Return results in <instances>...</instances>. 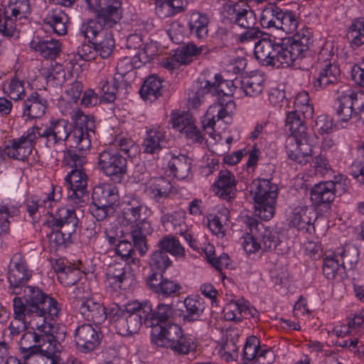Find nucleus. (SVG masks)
<instances>
[{
    "mask_svg": "<svg viewBox=\"0 0 364 364\" xmlns=\"http://www.w3.org/2000/svg\"><path fill=\"white\" fill-rule=\"evenodd\" d=\"M109 318L117 332L128 336L137 333L142 325L150 328V342L158 346L159 341V304L154 309L149 301H134L125 306L115 305L109 311Z\"/></svg>",
    "mask_w": 364,
    "mask_h": 364,
    "instance_id": "1",
    "label": "nucleus"
},
{
    "mask_svg": "<svg viewBox=\"0 0 364 364\" xmlns=\"http://www.w3.org/2000/svg\"><path fill=\"white\" fill-rule=\"evenodd\" d=\"M297 32L291 40L278 43L275 39L261 38L255 46V55L264 66L276 68L291 65L296 59L303 58L311 43L309 33Z\"/></svg>",
    "mask_w": 364,
    "mask_h": 364,
    "instance_id": "2",
    "label": "nucleus"
},
{
    "mask_svg": "<svg viewBox=\"0 0 364 364\" xmlns=\"http://www.w3.org/2000/svg\"><path fill=\"white\" fill-rule=\"evenodd\" d=\"M23 296L13 299V309L16 316L24 318L33 316L41 321L54 320L60 314L58 302L36 286H26L23 289Z\"/></svg>",
    "mask_w": 364,
    "mask_h": 364,
    "instance_id": "3",
    "label": "nucleus"
},
{
    "mask_svg": "<svg viewBox=\"0 0 364 364\" xmlns=\"http://www.w3.org/2000/svg\"><path fill=\"white\" fill-rule=\"evenodd\" d=\"M206 81L210 82L208 87L211 92L210 96H217L218 102L213 103L206 111L207 122H204V127L213 129L216 119L225 124L230 123L231 114L235 108L232 95L239 90L240 79L236 77L234 80H223L220 74H215Z\"/></svg>",
    "mask_w": 364,
    "mask_h": 364,
    "instance_id": "4",
    "label": "nucleus"
},
{
    "mask_svg": "<svg viewBox=\"0 0 364 364\" xmlns=\"http://www.w3.org/2000/svg\"><path fill=\"white\" fill-rule=\"evenodd\" d=\"M334 109L337 120L348 122L350 119L364 122V92L355 91L346 85L337 90Z\"/></svg>",
    "mask_w": 364,
    "mask_h": 364,
    "instance_id": "5",
    "label": "nucleus"
},
{
    "mask_svg": "<svg viewBox=\"0 0 364 364\" xmlns=\"http://www.w3.org/2000/svg\"><path fill=\"white\" fill-rule=\"evenodd\" d=\"M250 192L253 195L255 210L259 218L269 220L275 213L278 188L269 179L257 178L252 181Z\"/></svg>",
    "mask_w": 364,
    "mask_h": 364,
    "instance_id": "6",
    "label": "nucleus"
},
{
    "mask_svg": "<svg viewBox=\"0 0 364 364\" xmlns=\"http://www.w3.org/2000/svg\"><path fill=\"white\" fill-rule=\"evenodd\" d=\"M198 343L190 335H183L181 326L173 322L161 325V347L170 348L176 355L196 351Z\"/></svg>",
    "mask_w": 364,
    "mask_h": 364,
    "instance_id": "7",
    "label": "nucleus"
},
{
    "mask_svg": "<svg viewBox=\"0 0 364 364\" xmlns=\"http://www.w3.org/2000/svg\"><path fill=\"white\" fill-rule=\"evenodd\" d=\"M75 127L71 131L68 141L70 148L79 152H86L91 147L95 136V122L92 117L87 115L80 109L76 110L71 116Z\"/></svg>",
    "mask_w": 364,
    "mask_h": 364,
    "instance_id": "8",
    "label": "nucleus"
},
{
    "mask_svg": "<svg viewBox=\"0 0 364 364\" xmlns=\"http://www.w3.org/2000/svg\"><path fill=\"white\" fill-rule=\"evenodd\" d=\"M163 166L168 178H161V197L167 196L171 191L172 186L169 178L181 180L189 175L191 161L185 155L176 156L166 150L163 156Z\"/></svg>",
    "mask_w": 364,
    "mask_h": 364,
    "instance_id": "9",
    "label": "nucleus"
},
{
    "mask_svg": "<svg viewBox=\"0 0 364 364\" xmlns=\"http://www.w3.org/2000/svg\"><path fill=\"white\" fill-rule=\"evenodd\" d=\"M43 326H46V332L41 329H32L23 334L19 341V349L26 362H29L30 358L37 351L54 339L55 333H59L58 327L54 326L48 321H41Z\"/></svg>",
    "mask_w": 364,
    "mask_h": 364,
    "instance_id": "10",
    "label": "nucleus"
},
{
    "mask_svg": "<svg viewBox=\"0 0 364 364\" xmlns=\"http://www.w3.org/2000/svg\"><path fill=\"white\" fill-rule=\"evenodd\" d=\"M333 53L327 48H323L318 55L317 73L313 80V87L316 90H322L329 85L338 82L340 69L337 64L332 62Z\"/></svg>",
    "mask_w": 364,
    "mask_h": 364,
    "instance_id": "11",
    "label": "nucleus"
},
{
    "mask_svg": "<svg viewBox=\"0 0 364 364\" xmlns=\"http://www.w3.org/2000/svg\"><path fill=\"white\" fill-rule=\"evenodd\" d=\"M31 14L30 0H9L4 10V21L0 33L5 36H18V26L23 23Z\"/></svg>",
    "mask_w": 364,
    "mask_h": 364,
    "instance_id": "12",
    "label": "nucleus"
},
{
    "mask_svg": "<svg viewBox=\"0 0 364 364\" xmlns=\"http://www.w3.org/2000/svg\"><path fill=\"white\" fill-rule=\"evenodd\" d=\"M72 124L65 119H52L45 127L37 126L38 137L44 140L46 148L58 153L57 147L68 140Z\"/></svg>",
    "mask_w": 364,
    "mask_h": 364,
    "instance_id": "13",
    "label": "nucleus"
},
{
    "mask_svg": "<svg viewBox=\"0 0 364 364\" xmlns=\"http://www.w3.org/2000/svg\"><path fill=\"white\" fill-rule=\"evenodd\" d=\"M97 167L113 181L120 183L127 171V160L116 149H107L98 154Z\"/></svg>",
    "mask_w": 364,
    "mask_h": 364,
    "instance_id": "14",
    "label": "nucleus"
},
{
    "mask_svg": "<svg viewBox=\"0 0 364 364\" xmlns=\"http://www.w3.org/2000/svg\"><path fill=\"white\" fill-rule=\"evenodd\" d=\"M33 276V271L29 268L26 259L21 252H16L11 258L7 280L11 294H21L23 289Z\"/></svg>",
    "mask_w": 364,
    "mask_h": 364,
    "instance_id": "15",
    "label": "nucleus"
},
{
    "mask_svg": "<svg viewBox=\"0 0 364 364\" xmlns=\"http://www.w3.org/2000/svg\"><path fill=\"white\" fill-rule=\"evenodd\" d=\"M58 330L59 333H55L53 340L34 353L28 364H65L60 357L62 350L60 341L64 340L65 336V327H58Z\"/></svg>",
    "mask_w": 364,
    "mask_h": 364,
    "instance_id": "16",
    "label": "nucleus"
},
{
    "mask_svg": "<svg viewBox=\"0 0 364 364\" xmlns=\"http://www.w3.org/2000/svg\"><path fill=\"white\" fill-rule=\"evenodd\" d=\"M37 126L29 128L21 137L12 139L5 148L6 154L11 159L24 161L31 154L33 143L38 138L36 132Z\"/></svg>",
    "mask_w": 364,
    "mask_h": 364,
    "instance_id": "17",
    "label": "nucleus"
},
{
    "mask_svg": "<svg viewBox=\"0 0 364 364\" xmlns=\"http://www.w3.org/2000/svg\"><path fill=\"white\" fill-rule=\"evenodd\" d=\"M102 338L101 331L89 323L82 324L75 330L74 341L77 349L81 353L95 350L100 346Z\"/></svg>",
    "mask_w": 364,
    "mask_h": 364,
    "instance_id": "18",
    "label": "nucleus"
},
{
    "mask_svg": "<svg viewBox=\"0 0 364 364\" xmlns=\"http://www.w3.org/2000/svg\"><path fill=\"white\" fill-rule=\"evenodd\" d=\"M129 264L114 262L107 269V280L109 286L114 289H126L134 281Z\"/></svg>",
    "mask_w": 364,
    "mask_h": 364,
    "instance_id": "19",
    "label": "nucleus"
},
{
    "mask_svg": "<svg viewBox=\"0 0 364 364\" xmlns=\"http://www.w3.org/2000/svg\"><path fill=\"white\" fill-rule=\"evenodd\" d=\"M286 150L290 160L302 166L306 164L310 161L312 154L309 136L289 138L287 140Z\"/></svg>",
    "mask_w": 364,
    "mask_h": 364,
    "instance_id": "20",
    "label": "nucleus"
},
{
    "mask_svg": "<svg viewBox=\"0 0 364 364\" xmlns=\"http://www.w3.org/2000/svg\"><path fill=\"white\" fill-rule=\"evenodd\" d=\"M237 181L233 173L220 170L213 184V191L220 198L230 200L236 197Z\"/></svg>",
    "mask_w": 364,
    "mask_h": 364,
    "instance_id": "21",
    "label": "nucleus"
},
{
    "mask_svg": "<svg viewBox=\"0 0 364 364\" xmlns=\"http://www.w3.org/2000/svg\"><path fill=\"white\" fill-rule=\"evenodd\" d=\"M122 215L127 224L140 220L147 210L141 199L134 194H127L122 202Z\"/></svg>",
    "mask_w": 364,
    "mask_h": 364,
    "instance_id": "22",
    "label": "nucleus"
},
{
    "mask_svg": "<svg viewBox=\"0 0 364 364\" xmlns=\"http://www.w3.org/2000/svg\"><path fill=\"white\" fill-rule=\"evenodd\" d=\"M78 223L75 210L65 207L58 208L48 221L52 230L65 229L68 232H75Z\"/></svg>",
    "mask_w": 364,
    "mask_h": 364,
    "instance_id": "23",
    "label": "nucleus"
},
{
    "mask_svg": "<svg viewBox=\"0 0 364 364\" xmlns=\"http://www.w3.org/2000/svg\"><path fill=\"white\" fill-rule=\"evenodd\" d=\"M78 310L82 316L88 321L95 324L102 323L107 318V314L105 307L92 298H88L80 303Z\"/></svg>",
    "mask_w": 364,
    "mask_h": 364,
    "instance_id": "24",
    "label": "nucleus"
},
{
    "mask_svg": "<svg viewBox=\"0 0 364 364\" xmlns=\"http://www.w3.org/2000/svg\"><path fill=\"white\" fill-rule=\"evenodd\" d=\"M121 0H100L97 15L107 28H113L121 19Z\"/></svg>",
    "mask_w": 364,
    "mask_h": 364,
    "instance_id": "25",
    "label": "nucleus"
},
{
    "mask_svg": "<svg viewBox=\"0 0 364 364\" xmlns=\"http://www.w3.org/2000/svg\"><path fill=\"white\" fill-rule=\"evenodd\" d=\"M47 100L37 92H33L23 101L22 105V117L28 119L41 117L47 108Z\"/></svg>",
    "mask_w": 364,
    "mask_h": 364,
    "instance_id": "26",
    "label": "nucleus"
},
{
    "mask_svg": "<svg viewBox=\"0 0 364 364\" xmlns=\"http://www.w3.org/2000/svg\"><path fill=\"white\" fill-rule=\"evenodd\" d=\"M316 220V213L306 205L296 207L289 217L290 225L299 230L309 231Z\"/></svg>",
    "mask_w": 364,
    "mask_h": 364,
    "instance_id": "27",
    "label": "nucleus"
},
{
    "mask_svg": "<svg viewBox=\"0 0 364 364\" xmlns=\"http://www.w3.org/2000/svg\"><path fill=\"white\" fill-rule=\"evenodd\" d=\"M340 252L332 250L326 251L323 256L322 271L324 277L328 279H335L337 277H341L345 274L343 264H341L339 259Z\"/></svg>",
    "mask_w": 364,
    "mask_h": 364,
    "instance_id": "28",
    "label": "nucleus"
},
{
    "mask_svg": "<svg viewBox=\"0 0 364 364\" xmlns=\"http://www.w3.org/2000/svg\"><path fill=\"white\" fill-rule=\"evenodd\" d=\"M209 16L203 13L193 11L190 14L188 26L190 33L198 39H205L208 35Z\"/></svg>",
    "mask_w": 364,
    "mask_h": 364,
    "instance_id": "29",
    "label": "nucleus"
},
{
    "mask_svg": "<svg viewBox=\"0 0 364 364\" xmlns=\"http://www.w3.org/2000/svg\"><path fill=\"white\" fill-rule=\"evenodd\" d=\"M87 176L83 168L72 169L66 176L65 181L68 183V188L73 191L71 198H79L84 195L87 187Z\"/></svg>",
    "mask_w": 364,
    "mask_h": 364,
    "instance_id": "30",
    "label": "nucleus"
},
{
    "mask_svg": "<svg viewBox=\"0 0 364 364\" xmlns=\"http://www.w3.org/2000/svg\"><path fill=\"white\" fill-rule=\"evenodd\" d=\"M105 22L96 15L94 19H87L84 21L80 28V33L85 38L88 39V42L92 43L104 34L107 30Z\"/></svg>",
    "mask_w": 364,
    "mask_h": 364,
    "instance_id": "31",
    "label": "nucleus"
},
{
    "mask_svg": "<svg viewBox=\"0 0 364 364\" xmlns=\"http://www.w3.org/2000/svg\"><path fill=\"white\" fill-rule=\"evenodd\" d=\"M118 190L114 186L101 185L93 188L92 205H115L118 200Z\"/></svg>",
    "mask_w": 364,
    "mask_h": 364,
    "instance_id": "32",
    "label": "nucleus"
},
{
    "mask_svg": "<svg viewBox=\"0 0 364 364\" xmlns=\"http://www.w3.org/2000/svg\"><path fill=\"white\" fill-rule=\"evenodd\" d=\"M305 119L301 112L296 111L293 110L287 114L285 121V129L291 135L289 138L309 136L306 132Z\"/></svg>",
    "mask_w": 364,
    "mask_h": 364,
    "instance_id": "33",
    "label": "nucleus"
},
{
    "mask_svg": "<svg viewBox=\"0 0 364 364\" xmlns=\"http://www.w3.org/2000/svg\"><path fill=\"white\" fill-rule=\"evenodd\" d=\"M334 185L331 181L316 184L311 190V200L316 205L330 203L334 200Z\"/></svg>",
    "mask_w": 364,
    "mask_h": 364,
    "instance_id": "34",
    "label": "nucleus"
},
{
    "mask_svg": "<svg viewBox=\"0 0 364 364\" xmlns=\"http://www.w3.org/2000/svg\"><path fill=\"white\" fill-rule=\"evenodd\" d=\"M173 127L181 132H184L188 139L195 143L201 144L204 140L203 134L198 129L191 118L178 117L173 119Z\"/></svg>",
    "mask_w": 364,
    "mask_h": 364,
    "instance_id": "35",
    "label": "nucleus"
},
{
    "mask_svg": "<svg viewBox=\"0 0 364 364\" xmlns=\"http://www.w3.org/2000/svg\"><path fill=\"white\" fill-rule=\"evenodd\" d=\"M14 319L10 323L9 326L10 334L12 336H18L21 332H22L26 328L27 323L30 325L31 329H41L44 332L48 331V329L46 328H48V326H43V323L35 318L33 316L29 315V318L26 316L24 318H18L16 316L14 309Z\"/></svg>",
    "mask_w": 364,
    "mask_h": 364,
    "instance_id": "36",
    "label": "nucleus"
},
{
    "mask_svg": "<svg viewBox=\"0 0 364 364\" xmlns=\"http://www.w3.org/2000/svg\"><path fill=\"white\" fill-rule=\"evenodd\" d=\"M31 46L35 50L38 51L42 57L53 59L60 54L61 43L58 40H40L39 38H33L31 42Z\"/></svg>",
    "mask_w": 364,
    "mask_h": 364,
    "instance_id": "37",
    "label": "nucleus"
},
{
    "mask_svg": "<svg viewBox=\"0 0 364 364\" xmlns=\"http://www.w3.org/2000/svg\"><path fill=\"white\" fill-rule=\"evenodd\" d=\"M175 54L176 60L181 65H187L191 63L194 58L202 54L205 55L208 54V50L205 46H197L196 44L190 43L177 49Z\"/></svg>",
    "mask_w": 364,
    "mask_h": 364,
    "instance_id": "38",
    "label": "nucleus"
},
{
    "mask_svg": "<svg viewBox=\"0 0 364 364\" xmlns=\"http://www.w3.org/2000/svg\"><path fill=\"white\" fill-rule=\"evenodd\" d=\"M183 303L186 308L184 320L189 322L199 320L205 309L203 299L198 296H188Z\"/></svg>",
    "mask_w": 364,
    "mask_h": 364,
    "instance_id": "39",
    "label": "nucleus"
},
{
    "mask_svg": "<svg viewBox=\"0 0 364 364\" xmlns=\"http://www.w3.org/2000/svg\"><path fill=\"white\" fill-rule=\"evenodd\" d=\"M139 93L146 102H153L159 97V77L157 74H151L146 77Z\"/></svg>",
    "mask_w": 364,
    "mask_h": 364,
    "instance_id": "40",
    "label": "nucleus"
},
{
    "mask_svg": "<svg viewBox=\"0 0 364 364\" xmlns=\"http://www.w3.org/2000/svg\"><path fill=\"white\" fill-rule=\"evenodd\" d=\"M264 88V79L262 75H255L240 79L239 90H243L246 96L257 97Z\"/></svg>",
    "mask_w": 364,
    "mask_h": 364,
    "instance_id": "41",
    "label": "nucleus"
},
{
    "mask_svg": "<svg viewBox=\"0 0 364 364\" xmlns=\"http://www.w3.org/2000/svg\"><path fill=\"white\" fill-rule=\"evenodd\" d=\"M250 309L242 299L230 301L225 305L223 310L225 320L236 322L240 321L243 317L248 315Z\"/></svg>",
    "mask_w": 364,
    "mask_h": 364,
    "instance_id": "42",
    "label": "nucleus"
},
{
    "mask_svg": "<svg viewBox=\"0 0 364 364\" xmlns=\"http://www.w3.org/2000/svg\"><path fill=\"white\" fill-rule=\"evenodd\" d=\"M92 44L95 45L97 54L103 59L110 57L115 48V41L113 34L109 31H107L95 41H93Z\"/></svg>",
    "mask_w": 364,
    "mask_h": 364,
    "instance_id": "43",
    "label": "nucleus"
},
{
    "mask_svg": "<svg viewBox=\"0 0 364 364\" xmlns=\"http://www.w3.org/2000/svg\"><path fill=\"white\" fill-rule=\"evenodd\" d=\"M283 11L274 4L267 6L262 12L260 23L264 28L277 29Z\"/></svg>",
    "mask_w": 364,
    "mask_h": 364,
    "instance_id": "44",
    "label": "nucleus"
},
{
    "mask_svg": "<svg viewBox=\"0 0 364 364\" xmlns=\"http://www.w3.org/2000/svg\"><path fill=\"white\" fill-rule=\"evenodd\" d=\"M210 82L203 80L200 82V87L196 91H192L188 95V105L190 109H197L210 95L211 92L208 87Z\"/></svg>",
    "mask_w": 364,
    "mask_h": 364,
    "instance_id": "45",
    "label": "nucleus"
},
{
    "mask_svg": "<svg viewBox=\"0 0 364 364\" xmlns=\"http://www.w3.org/2000/svg\"><path fill=\"white\" fill-rule=\"evenodd\" d=\"M347 36L353 46L359 47L364 44V18H358L352 21Z\"/></svg>",
    "mask_w": 364,
    "mask_h": 364,
    "instance_id": "46",
    "label": "nucleus"
},
{
    "mask_svg": "<svg viewBox=\"0 0 364 364\" xmlns=\"http://www.w3.org/2000/svg\"><path fill=\"white\" fill-rule=\"evenodd\" d=\"M127 83L121 84L119 79L114 77L113 82L109 84L108 82H102L101 90L103 93L101 100L106 102H113L116 100V95L121 91H126Z\"/></svg>",
    "mask_w": 364,
    "mask_h": 364,
    "instance_id": "47",
    "label": "nucleus"
},
{
    "mask_svg": "<svg viewBox=\"0 0 364 364\" xmlns=\"http://www.w3.org/2000/svg\"><path fill=\"white\" fill-rule=\"evenodd\" d=\"M151 273L146 278V285L149 289L155 293H159V283L157 275L159 270V251L156 250L151 255L149 260Z\"/></svg>",
    "mask_w": 364,
    "mask_h": 364,
    "instance_id": "48",
    "label": "nucleus"
},
{
    "mask_svg": "<svg viewBox=\"0 0 364 364\" xmlns=\"http://www.w3.org/2000/svg\"><path fill=\"white\" fill-rule=\"evenodd\" d=\"M161 250H165L176 257L183 258L186 255L185 250L178 240L171 235L164 236L161 240Z\"/></svg>",
    "mask_w": 364,
    "mask_h": 364,
    "instance_id": "49",
    "label": "nucleus"
},
{
    "mask_svg": "<svg viewBox=\"0 0 364 364\" xmlns=\"http://www.w3.org/2000/svg\"><path fill=\"white\" fill-rule=\"evenodd\" d=\"M76 151V149L70 147L65 148L63 151V164L72 169L81 168L87 162L86 157L83 154L84 152L77 153Z\"/></svg>",
    "mask_w": 364,
    "mask_h": 364,
    "instance_id": "50",
    "label": "nucleus"
},
{
    "mask_svg": "<svg viewBox=\"0 0 364 364\" xmlns=\"http://www.w3.org/2000/svg\"><path fill=\"white\" fill-rule=\"evenodd\" d=\"M115 253L128 264L138 265L139 261L135 256L133 245L131 242L123 240L120 241L115 247Z\"/></svg>",
    "mask_w": 364,
    "mask_h": 364,
    "instance_id": "51",
    "label": "nucleus"
},
{
    "mask_svg": "<svg viewBox=\"0 0 364 364\" xmlns=\"http://www.w3.org/2000/svg\"><path fill=\"white\" fill-rule=\"evenodd\" d=\"M294 111L301 112L304 118H311L314 114V108L309 104L308 92L303 91L299 92L294 98Z\"/></svg>",
    "mask_w": 364,
    "mask_h": 364,
    "instance_id": "52",
    "label": "nucleus"
},
{
    "mask_svg": "<svg viewBox=\"0 0 364 364\" xmlns=\"http://www.w3.org/2000/svg\"><path fill=\"white\" fill-rule=\"evenodd\" d=\"M257 17L252 9H240L235 11V23L243 28L255 26Z\"/></svg>",
    "mask_w": 364,
    "mask_h": 364,
    "instance_id": "53",
    "label": "nucleus"
},
{
    "mask_svg": "<svg viewBox=\"0 0 364 364\" xmlns=\"http://www.w3.org/2000/svg\"><path fill=\"white\" fill-rule=\"evenodd\" d=\"M260 246L262 251H271L279 245V237L277 232L265 228L258 234Z\"/></svg>",
    "mask_w": 364,
    "mask_h": 364,
    "instance_id": "54",
    "label": "nucleus"
},
{
    "mask_svg": "<svg viewBox=\"0 0 364 364\" xmlns=\"http://www.w3.org/2000/svg\"><path fill=\"white\" fill-rule=\"evenodd\" d=\"M144 152L154 154L159 150V127L149 129L146 131V137L142 144Z\"/></svg>",
    "mask_w": 364,
    "mask_h": 364,
    "instance_id": "55",
    "label": "nucleus"
},
{
    "mask_svg": "<svg viewBox=\"0 0 364 364\" xmlns=\"http://www.w3.org/2000/svg\"><path fill=\"white\" fill-rule=\"evenodd\" d=\"M238 346L234 338H228L218 350L220 358L226 362L237 360L238 358Z\"/></svg>",
    "mask_w": 364,
    "mask_h": 364,
    "instance_id": "56",
    "label": "nucleus"
},
{
    "mask_svg": "<svg viewBox=\"0 0 364 364\" xmlns=\"http://www.w3.org/2000/svg\"><path fill=\"white\" fill-rule=\"evenodd\" d=\"M261 346L260 341L256 336L247 338L243 348V360L245 363L255 360Z\"/></svg>",
    "mask_w": 364,
    "mask_h": 364,
    "instance_id": "57",
    "label": "nucleus"
},
{
    "mask_svg": "<svg viewBox=\"0 0 364 364\" xmlns=\"http://www.w3.org/2000/svg\"><path fill=\"white\" fill-rule=\"evenodd\" d=\"M186 5L183 0H161V13L164 16H173L183 11Z\"/></svg>",
    "mask_w": 364,
    "mask_h": 364,
    "instance_id": "58",
    "label": "nucleus"
},
{
    "mask_svg": "<svg viewBox=\"0 0 364 364\" xmlns=\"http://www.w3.org/2000/svg\"><path fill=\"white\" fill-rule=\"evenodd\" d=\"M18 212V209L14 205L0 203V228L1 232L5 234L9 232V218L17 215Z\"/></svg>",
    "mask_w": 364,
    "mask_h": 364,
    "instance_id": "59",
    "label": "nucleus"
},
{
    "mask_svg": "<svg viewBox=\"0 0 364 364\" xmlns=\"http://www.w3.org/2000/svg\"><path fill=\"white\" fill-rule=\"evenodd\" d=\"M299 25L296 15L292 11H283L277 29H280L287 33H294Z\"/></svg>",
    "mask_w": 364,
    "mask_h": 364,
    "instance_id": "60",
    "label": "nucleus"
},
{
    "mask_svg": "<svg viewBox=\"0 0 364 364\" xmlns=\"http://www.w3.org/2000/svg\"><path fill=\"white\" fill-rule=\"evenodd\" d=\"M181 286L175 281L163 278L161 275V301L165 299H173L180 291Z\"/></svg>",
    "mask_w": 364,
    "mask_h": 364,
    "instance_id": "61",
    "label": "nucleus"
},
{
    "mask_svg": "<svg viewBox=\"0 0 364 364\" xmlns=\"http://www.w3.org/2000/svg\"><path fill=\"white\" fill-rule=\"evenodd\" d=\"M5 92L14 100H19L25 97L24 81L20 80L16 77L11 79L7 88H4Z\"/></svg>",
    "mask_w": 364,
    "mask_h": 364,
    "instance_id": "62",
    "label": "nucleus"
},
{
    "mask_svg": "<svg viewBox=\"0 0 364 364\" xmlns=\"http://www.w3.org/2000/svg\"><path fill=\"white\" fill-rule=\"evenodd\" d=\"M335 252H340L339 259L341 264H343V270L351 269L357 262V250L355 248L338 247Z\"/></svg>",
    "mask_w": 364,
    "mask_h": 364,
    "instance_id": "63",
    "label": "nucleus"
},
{
    "mask_svg": "<svg viewBox=\"0 0 364 364\" xmlns=\"http://www.w3.org/2000/svg\"><path fill=\"white\" fill-rule=\"evenodd\" d=\"M159 45L156 41H151L146 44L144 48L137 53V58L143 63H149L155 58L158 59Z\"/></svg>",
    "mask_w": 364,
    "mask_h": 364,
    "instance_id": "64",
    "label": "nucleus"
}]
</instances>
